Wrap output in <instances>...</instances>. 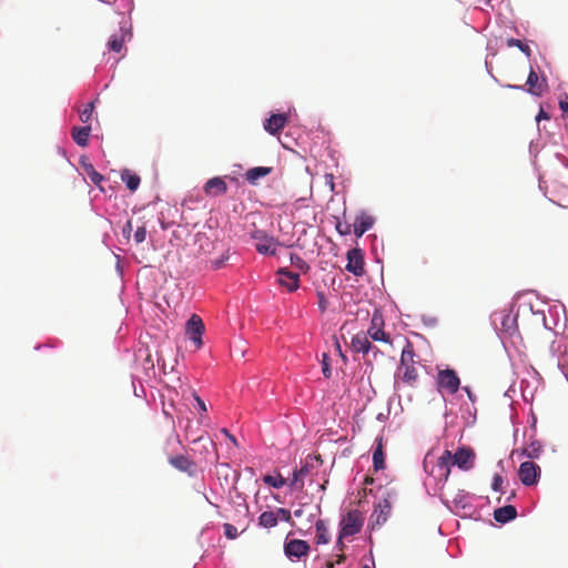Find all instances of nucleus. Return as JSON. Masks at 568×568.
<instances>
[{
	"instance_id": "f257e3e1",
	"label": "nucleus",
	"mask_w": 568,
	"mask_h": 568,
	"mask_svg": "<svg viewBox=\"0 0 568 568\" xmlns=\"http://www.w3.org/2000/svg\"><path fill=\"white\" fill-rule=\"evenodd\" d=\"M475 460V453L469 447H460L453 455L449 450H444V453L438 457L436 465L428 469L429 462L426 458L424 460V469L428 471L430 475L436 477L438 480L446 481L450 474V467L453 465H457L460 469L468 470L473 468Z\"/></svg>"
},
{
	"instance_id": "2f4dec72",
	"label": "nucleus",
	"mask_w": 568,
	"mask_h": 568,
	"mask_svg": "<svg viewBox=\"0 0 568 568\" xmlns=\"http://www.w3.org/2000/svg\"><path fill=\"white\" fill-rule=\"evenodd\" d=\"M307 467L304 466V467H301L300 469H294L293 470V477H292V480L290 483V486L291 487H296L297 484L300 481H302V479L306 476L307 474Z\"/></svg>"
},
{
	"instance_id": "c03bdc74",
	"label": "nucleus",
	"mask_w": 568,
	"mask_h": 568,
	"mask_svg": "<svg viewBox=\"0 0 568 568\" xmlns=\"http://www.w3.org/2000/svg\"><path fill=\"white\" fill-rule=\"evenodd\" d=\"M194 398H195V400L197 403L200 412L201 413H205L206 412L205 403L197 395H194Z\"/></svg>"
},
{
	"instance_id": "7ed1b4c3",
	"label": "nucleus",
	"mask_w": 568,
	"mask_h": 568,
	"mask_svg": "<svg viewBox=\"0 0 568 568\" xmlns=\"http://www.w3.org/2000/svg\"><path fill=\"white\" fill-rule=\"evenodd\" d=\"M436 383L440 390H446L452 395L456 394L460 386V379L457 373L450 368L439 369L437 373Z\"/></svg>"
},
{
	"instance_id": "c9c22d12",
	"label": "nucleus",
	"mask_w": 568,
	"mask_h": 568,
	"mask_svg": "<svg viewBox=\"0 0 568 568\" xmlns=\"http://www.w3.org/2000/svg\"><path fill=\"white\" fill-rule=\"evenodd\" d=\"M328 361H329L328 355L326 353H324L323 358H322V372L326 378H329L332 375V371H331Z\"/></svg>"
},
{
	"instance_id": "1a4fd4ad",
	"label": "nucleus",
	"mask_w": 568,
	"mask_h": 568,
	"mask_svg": "<svg viewBox=\"0 0 568 568\" xmlns=\"http://www.w3.org/2000/svg\"><path fill=\"white\" fill-rule=\"evenodd\" d=\"M383 317L375 313L373 314L371 326L365 334L373 341L390 343V337L383 331Z\"/></svg>"
},
{
	"instance_id": "7c9ffc66",
	"label": "nucleus",
	"mask_w": 568,
	"mask_h": 568,
	"mask_svg": "<svg viewBox=\"0 0 568 568\" xmlns=\"http://www.w3.org/2000/svg\"><path fill=\"white\" fill-rule=\"evenodd\" d=\"M291 264L292 266H294L295 268L306 273L310 268V266L307 265V263L297 254H291Z\"/></svg>"
},
{
	"instance_id": "f3484780",
	"label": "nucleus",
	"mask_w": 568,
	"mask_h": 568,
	"mask_svg": "<svg viewBox=\"0 0 568 568\" xmlns=\"http://www.w3.org/2000/svg\"><path fill=\"white\" fill-rule=\"evenodd\" d=\"M517 516V510L511 505H506L504 507L497 508L494 511V518L496 521L500 524H506L513 519H515Z\"/></svg>"
},
{
	"instance_id": "4be33fe9",
	"label": "nucleus",
	"mask_w": 568,
	"mask_h": 568,
	"mask_svg": "<svg viewBox=\"0 0 568 568\" xmlns=\"http://www.w3.org/2000/svg\"><path fill=\"white\" fill-rule=\"evenodd\" d=\"M408 365H415V351L413 344L409 341H406V345L402 351L399 366Z\"/></svg>"
},
{
	"instance_id": "a19ab883",
	"label": "nucleus",
	"mask_w": 568,
	"mask_h": 568,
	"mask_svg": "<svg viewBox=\"0 0 568 568\" xmlns=\"http://www.w3.org/2000/svg\"><path fill=\"white\" fill-rule=\"evenodd\" d=\"M352 225L348 223H341L338 222L336 225V230L341 235H347L351 233Z\"/></svg>"
},
{
	"instance_id": "2eb2a0df",
	"label": "nucleus",
	"mask_w": 568,
	"mask_h": 568,
	"mask_svg": "<svg viewBox=\"0 0 568 568\" xmlns=\"http://www.w3.org/2000/svg\"><path fill=\"white\" fill-rule=\"evenodd\" d=\"M374 224V219L366 214L361 213L358 216H356L354 221V234L356 237H361L365 232H367Z\"/></svg>"
},
{
	"instance_id": "8fccbe9b",
	"label": "nucleus",
	"mask_w": 568,
	"mask_h": 568,
	"mask_svg": "<svg viewBox=\"0 0 568 568\" xmlns=\"http://www.w3.org/2000/svg\"><path fill=\"white\" fill-rule=\"evenodd\" d=\"M345 559H346L345 555L344 554H339V555H337L335 564L341 565V564H343L345 561Z\"/></svg>"
},
{
	"instance_id": "20e7f679",
	"label": "nucleus",
	"mask_w": 568,
	"mask_h": 568,
	"mask_svg": "<svg viewBox=\"0 0 568 568\" xmlns=\"http://www.w3.org/2000/svg\"><path fill=\"white\" fill-rule=\"evenodd\" d=\"M185 332L189 338L194 343L196 348H200L203 344L202 335L204 333V324L202 318L193 314L186 322Z\"/></svg>"
},
{
	"instance_id": "b1692460",
	"label": "nucleus",
	"mask_w": 568,
	"mask_h": 568,
	"mask_svg": "<svg viewBox=\"0 0 568 568\" xmlns=\"http://www.w3.org/2000/svg\"><path fill=\"white\" fill-rule=\"evenodd\" d=\"M121 180L122 182L125 183L126 187L132 192L138 190L141 182L140 176L134 173H131L129 170H124L122 172Z\"/></svg>"
},
{
	"instance_id": "f704fd0d",
	"label": "nucleus",
	"mask_w": 568,
	"mask_h": 568,
	"mask_svg": "<svg viewBox=\"0 0 568 568\" xmlns=\"http://www.w3.org/2000/svg\"><path fill=\"white\" fill-rule=\"evenodd\" d=\"M275 513L277 514V520L282 519L283 521H286L288 524H293L292 515H291V511L288 509H286V508H277L275 510Z\"/></svg>"
},
{
	"instance_id": "393cba45",
	"label": "nucleus",
	"mask_w": 568,
	"mask_h": 568,
	"mask_svg": "<svg viewBox=\"0 0 568 568\" xmlns=\"http://www.w3.org/2000/svg\"><path fill=\"white\" fill-rule=\"evenodd\" d=\"M315 529H316V542L318 545L321 544H327L329 541V532L326 528V525L323 520H317L316 524H315Z\"/></svg>"
},
{
	"instance_id": "ddd939ff",
	"label": "nucleus",
	"mask_w": 568,
	"mask_h": 568,
	"mask_svg": "<svg viewBox=\"0 0 568 568\" xmlns=\"http://www.w3.org/2000/svg\"><path fill=\"white\" fill-rule=\"evenodd\" d=\"M277 274L280 285L285 286L290 292L298 288L300 275L297 273L291 272L287 268H280Z\"/></svg>"
},
{
	"instance_id": "6e6552de",
	"label": "nucleus",
	"mask_w": 568,
	"mask_h": 568,
	"mask_svg": "<svg viewBox=\"0 0 568 568\" xmlns=\"http://www.w3.org/2000/svg\"><path fill=\"white\" fill-rule=\"evenodd\" d=\"M308 551L310 545L302 539H291L284 544V552L290 559H301L307 556Z\"/></svg>"
},
{
	"instance_id": "37998d69",
	"label": "nucleus",
	"mask_w": 568,
	"mask_h": 568,
	"mask_svg": "<svg viewBox=\"0 0 568 568\" xmlns=\"http://www.w3.org/2000/svg\"><path fill=\"white\" fill-rule=\"evenodd\" d=\"M549 119H550L549 114L544 109H540L536 116L537 122H540L541 120H549Z\"/></svg>"
},
{
	"instance_id": "603ef678",
	"label": "nucleus",
	"mask_w": 568,
	"mask_h": 568,
	"mask_svg": "<svg viewBox=\"0 0 568 568\" xmlns=\"http://www.w3.org/2000/svg\"><path fill=\"white\" fill-rule=\"evenodd\" d=\"M131 229H132V224H131V222H130V221H128V223H126L125 227L123 229V231H124V232H125V231H131Z\"/></svg>"
},
{
	"instance_id": "6e6d98bb",
	"label": "nucleus",
	"mask_w": 568,
	"mask_h": 568,
	"mask_svg": "<svg viewBox=\"0 0 568 568\" xmlns=\"http://www.w3.org/2000/svg\"><path fill=\"white\" fill-rule=\"evenodd\" d=\"M336 352H338L343 356L341 345L338 342H336Z\"/></svg>"
},
{
	"instance_id": "4c0bfd02",
	"label": "nucleus",
	"mask_w": 568,
	"mask_h": 568,
	"mask_svg": "<svg viewBox=\"0 0 568 568\" xmlns=\"http://www.w3.org/2000/svg\"><path fill=\"white\" fill-rule=\"evenodd\" d=\"M145 236H146V230H145V226H139L135 232H134V241L136 243H142L144 242L145 240Z\"/></svg>"
},
{
	"instance_id": "4468645a",
	"label": "nucleus",
	"mask_w": 568,
	"mask_h": 568,
	"mask_svg": "<svg viewBox=\"0 0 568 568\" xmlns=\"http://www.w3.org/2000/svg\"><path fill=\"white\" fill-rule=\"evenodd\" d=\"M526 85L528 87L527 91L530 94L540 97L547 88V82L545 79L539 80L538 74L531 68L527 78Z\"/></svg>"
},
{
	"instance_id": "f03ea898",
	"label": "nucleus",
	"mask_w": 568,
	"mask_h": 568,
	"mask_svg": "<svg viewBox=\"0 0 568 568\" xmlns=\"http://www.w3.org/2000/svg\"><path fill=\"white\" fill-rule=\"evenodd\" d=\"M364 517L357 509H352L341 520V538L358 534L363 527Z\"/></svg>"
},
{
	"instance_id": "a211bd4d",
	"label": "nucleus",
	"mask_w": 568,
	"mask_h": 568,
	"mask_svg": "<svg viewBox=\"0 0 568 568\" xmlns=\"http://www.w3.org/2000/svg\"><path fill=\"white\" fill-rule=\"evenodd\" d=\"M352 347L357 353L367 354L372 349V344L365 333H358L352 338Z\"/></svg>"
},
{
	"instance_id": "49530a36",
	"label": "nucleus",
	"mask_w": 568,
	"mask_h": 568,
	"mask_svg": "<svg viewBox=\"0 0 568 568\" xmlns=\"http://www.w3.org/2000/svg\"><path fill=\"white\" fill-rule=\"evenodd\" d=\"M539 448L532 447L531 450L527 452V456L530 458L538 457Z\"/></svg>"
},
{
	"instance_id": "5701e85b",
	"label": "nucleus",
	"mask_w": 568,
	"mask_h": 568,
	"mask_svg": "<svg viewBox=\"0 0 568 568\" xmlns=\"http://www.w3.org/2000/svg\"><path fill=\"white\" fill-rule=\"evenodd\" d=\"M277 523V514L273 510L263 511L258 517V525L264 528H273Z\"/></svg>"
},
{
	"instance_id": "aec40b11",
	"label": "nucleus",
	"mask_w": 568,
	"mask_h": 568,
	"mask_svg": "<svg viewBox=\"0 0 568 568\" xmlns=\"http://www.w3.org/2000/svg\"><path fill=\"white\" fill-rule=\"evenodd\" d=\"M399 373H402V382L414 386L418 378V373L415 368V365H408V366H399L398 367Z\"/></svg>"
},
{
	"instance_id": "09e8293b",
	"label": "nucleus",
	"mask_w": 568,
	"mask_h": 568,
	"mask_svg": "<svg viewBox=\"0 0 568 568\" xmlns=\"http://www.w3.org/2000/svg\"><path fill=\"white\" fill-rule=\"evenodd\" d=\"M560 109L568 114V102L567 101H560L559 102Z\"/></svg>"
},
{
	"instance_id": "5fc2aeb1",
	"label": "nucleus",
	"mask_w": 568,
	"mask_h": 568,
	"mask_svg": "<svg viewBox=\"0 0 568 568\" xmlns=\"http://www.w3.org/2000/svg\"><path fill=\"white\" fill-rule=\"evenodd\" d=\"M294 515L296 517H301L303 515V510L302 509H297V510L294 511Z\"/></svg>"
},
{
	"instance_id": "e433bc0d",
	"label": "nucleus",
	"mask_w": 568,
	"mask_h": 568,
	"mask_svg": "<svg viewBox=\"0 0 568 568\" xmlns=\"http://www.w3.org/2000/svg\"><path fill=\"white\" fill-rule=\"evenodd\" d=\"M223 528H224V535L229 539H234L237 537V535H239L237 529L232 524H224Z\"/></svg>"
},
{
	"instance_id": "864d4df0",
	"label": "nucleus",
	"mask_w": 568,
	"mask_h": 568,
	"mask_svg": "<svg viewBox=\"0 0 568 568\" xmlns=\"http://www.w3.org/2000/svg\"><path fill=\"white\" fill-rule=\"evenodd\" d=\"M223 432L231 438V442L236 444L234 436L230 435L226 429H223Z\"/></svg>"
},
{
	"instance_id": "13d9d810",
	"label": "nucleus",
	"mask_w": 568,
	"mask_h": 568,
	"mask_svg": "<svg viewBox=\"0 0 568 568\" xmlns=\"http://www.w3.org/2000/svg\"><path fill=\"white\" fill-rule=\"evenodd\" d=\"M465 390H466V393H468V396L471 398V394H470V392H469V388H468V387H465Z\"/></svg>"
},
{
	"instance_id": "6ab92c4d",
	"label": "nucleus",
	"mask_w": 568,
	"mask_h": 568,
	"mask_svg": "<svg viewBox=\"0 0 568 568\" xmlns=\"http://www.w3.org/2000/svg\"><path fill=\"white\" fill-rule=\"evenodd\" d=\"M272 172V168L268 166H255L246 171L245 178L250 184H256V182L268 175Z\"/></svg>"
},
{
	"instance_id": "9b49d317",
	"label": "nucleus",
	"mask_w": 568,
	"mask_h": 568,
	"mask_svg": "<svg viewBox=\"0 0 568 568\" xmlns=\"http://www.w3.org/2000/svg\"><path fill=\"white\" fill-rule=\"evenodd\" d=\"M287 121L286 114L274 113L264 122V130L272 135H276L284 129Z\"/></svg>"
},
{
	"instance_id": "79ce46f5",
	"label": "nucleus",
	"mask_w": 568,
	"mask_h": 568,
	"mask_svg": "<svg viewBox=\"0 0 568 568\" xmlns=\"http://www.w3.org/2000/svg\"><path fill=\"white\" fill-rule=\"evenodd\" d=\"M325 183L329 186L331 191H334L335 184H334V175L328 173L325 174Z\"/></svg>"
},
{
	"instance_id": "a878e982",
	"label": "nucleus",
	"mask_w": 568,
	"mask_h": 568,
	"mask_svg": "<svg viewBox=\"0 0 568 568\" xmlns=\"http://www.w3.org/2000/svg\"><path fill=\"white\" fill-rule=\"evenodd\" d=\"M124 45V36L122 33L120 34H112L108 41V48L110 51L119 53Z\"/></svg>"
},
{
	"instance_id": "72a5a7b5",
	"label": "nucleus",
	"mask_w": 568,
	"mask_h": 568,
	"mask_svg": "<svg viewBox=\"0 0 568 568\" xmlns=\"http://www.w3.org/2000/svg\"><path fill=\"white\" fill-rule=\"evenodd\" d=\"M94 110V102H90L85 105V108L80 112V120L83 123L90 122L92 118V113Z\"/></svg>"
},
{
	"instance_id": "ea45409f",
	"label": "nucleus",
	"mask_w": 568,
	"mask_h": 568,
	"mask_svg": "<svg viewBox=\"0 0 568 568\" xmlns=\"http://www.w3.org/2000/svg\"><path fill=\"white\" fill-rule=\"evenodd\" d=\"M503 483H504L503 477H501L499 474H495V476H494V478H493V483H491V488H493L495 491H500V490H501Z\"/></svg>"
},
{
	"instance_id": "a18cd8bd",
	"label": "nucleus",
	"mask_w": 568,
	"mask_h": 568,
	"mask_svg": "<svg viewBox=\"0 0 568 568\" xmlns=\"http://www.w3.org/2000/svg\"><path fill=\"white\" fill-rule=\"evenodd\" d=\"M223 264H224V258H217V260H213L211 262L212 268H214V270L221 268L223 266Z\"/></svg>"
},
{
	"instance_id": "473e14b6",
	"label": "nucleus",
	"mask_w": 568,
	"mask_h": 568,
	"mask_svg": "<svg viewBox=\"0 0 568 568\" xmlns=\"http://www.w3.org/2000/svg\"><path fill=\"white\" fill-rule=\"evenodd\" d=\"M85 172L91 182L95 185H100V183L104 180V178L99 172H97L92 165L87 166Z\"/></svg>"
},
{
	"instance_id": "bf43d9fd",
	"label": "nucleus",
	"mask_w": 568,
	"mask_h": 568,
	"mask_svg": "<svg viewBox=\"0 0 568 568\" xmlns=\"http://www.w3.org/2000/svg\"><path fill=\"white\" fill-rule=\"evenodd\" d=\"M362 568H373V567H369L368 565H365Z\"/></svg>"
},
{
	"instance_id": "4d7b16f0",
	"label": "nucleus",
	"mask_w": 568,
	"mask_h": 568,
	"mask_svg": "<svg viewBox=\"0 0 568 568\" xmlns=\"http://www.w3.org/2000/svg\"><path fill=\"white\" fill-rule=\"evenodd\" d=\"M334 565H335V562L328 561V562L326 564V567H327V568H334Z\"/></svg>"
},
{
	"instance_id": "bb28decb",
	"label": "nucleus",
	"mask_w": 568,
	"mask_h": 568,
	"mask_svg": "<svg viewBox=\"0 0 568 568\" xmlns=\"http://www.w3.org/2000/svg\"><path fill=\"white\" fill-rule=\"evenodd\" d=\"M384 503H385L384 506H382L381 504L378 505L379 510L375 509V511H374V515L376 516L377 524H384L386 521L387 516L390 510V505H389L388 500L385 499Z\"/></svg>"
},
{
	"instance_id": "58836bf2",
	"label": "nucleus",
	"mask_w": 568,
	"mask_h": 568,
	"mask_svg": "<svg viewBox=\"0 0 568 568\" xmlns=\"http://www.w3.org/2000/svg\"><path fill=\"white\" fill-rule=\"evenodd\" d=\"M316 295H317V300H318L317 301L318 307H320L321 312L324 313L327 308L328 302L323 292L318 291Z\"/></svg>"
},
{
	"instance_id": "cd10ccee",
	"label": "nucleus",
	"mask_w": 568,
	"mask_h": 568,
	"mask_svg": "<svg viewBox=\"0 0 568 568\" xmlns=\"http://www.w3.org/2000/svg\"><path fill=\"white\" fill-rule=\"evenodd\" d=\"M501 327L505 332L513 334L516 331V318L507 313L503 316Z\"/></svg>"
},
{
	"instance_id": "39448f33",
	"label": "nucleus",
	"mask_w": 568,
	"mask_h": 568,
	"mask_svg": "<svg viewBox=\"0 0 568 568\" xmlns=\"http://www.w3.org/2000/svg\"><path fill=\"white\" fill-rule=\"evenodd\" d=\"M253 239L255 240V248L258 253L264 255L276 254L278 242L274 237L266 235L262 231H256L253 234Z\"/></svg>"
},
{
	"instance_id": "412c9836",
	"label": "nucleus",
	"mask_w": 568,
	"mask_h": 568,
	"mask_svg": "<svg viewBox=\"0 0 568 568\" xmlns=\"http://www.w3.org/2000/svg\"><path fill=\"white\" fill-rule=\"evenodd\" d=\"M373 465L376 471L385 468V456L383 452V438H377V446L373 454Z\"/></svg>"
},
{
	"instance_id": "c756f323",
	"label": "nucleus",
	"mask_w": 568,
	"mask_h": 568,
	"mask_svg": "<svg viewBox=\"0 0 568 568\" xmlns=\"http://www.w3.org/2000/svg\"><path fill=\"white\" fill-rule=\"evenodd\" d=\"M508 47H517L521 52H524L527 57L531 55V50L528 44L524 43L519 39L510 38L507 40Z\"/></svg>"
},
{
	"instance_id": "c85d7f7f",
	"label": "nucleus",
	"mask_w": 568,
	"mask_h": 568,
	"mask_svg": "<svg viewBox=\"0 0 568 568\" xmlns=\"http://www.w3.org/2000/svg\"><path fill=\"white\" fill-rule=\"evenodd\" d=\"M263 481L274 488H282L286 484V479L283 478L280 474L276 477L272 475H265L263 477Z\"/></svg>"
},
{
	"instance_id": "3c124183",
	"label": "nucleus",
	"mask_w": 568,
	"mask_h": 568,
	"mask_svg": "<svg viewBox=\"0 0 568 568\" xmlns=\"http://www.w3.org/2000/svg\"><path fill=\"white\" fill-rule=\"evenodd\" d=\"M506 88H509V89H519V90H523L524 87L523 85H511V84H507Z\"/></svg>"
},
{
	"instance_id": "423d86ee",
	"label": "nucleus",
	"mask_w": 568,
	"mask_h": 568,
	"mask_svg": "<svg viewBox=\"0 0 568 568\" xmlns=\"http://www.w3.org/2000/svg\"><path fill=\"white\" fill-rule=\"evenodd\" d=\"M346 270L355 276H362L365 273L364 253L361 248H351L347 254Z\"/></svg>"
},
{
	"instance_id": "f8f14e48",
	"label": "nucleus",
	"mask_w": 568,
	"mask_h": 568,
	"mask_svg": "<svg viewBox=\"0 0 568 568\" xmlns=\"http://www.w3.org/2000/svg\"><path fill=\"white\" fill-rule=\"evenodd\" d=\"M169 463L175 469L186 473L190 476H194L195 474V464L187 456L176 455L169 457Z\"/></svg>"
},
{
	"instance_id": "0eeeda50",
	"label": "nucleus",
	"mask_w": 568,
	"mask_h": 568,
	"mask_svg": "<svg viewBox=\"0 0 568 568\" xmlns=\"http://www.w3.org/2000/svg\"><path fill=\"white\" fill-rule=\"evenodd\" d=\"M518 475L524 485H536L540 476V467L534 462H524L519 466Z\"/></svg>"
},
{
	"instance_id": "de8ad7c7",
	"label": "nucleus",
	"mask_w": 568,
	"mask_h": 568,
	"mask_svg": "<svg viewBox=\"0 0 568 568\" xmlns=\"http://www.w3.org/2000/svg\"><path fill=\"white\" fill-rule=\"evenodd\" d=\"M343 539H344V538H341V535H339V536H338V539H337V541H336V547H337L341 551H343V550H344V548H345V545H344V542H343Z\"/></svg>"
},
{
	"instance_id": "dca6fc26",
	"label": "nucleus",
	"mask_w": 568,
	"mask_h": 568,
	"mask_svg": "<svg viewBox=\"0 0 568 568\" xmlns=\"http://www.w3.org/2000/svg\"><path fill=\"white\" fill-rule=\"evenodd\" d=\"M90 132H91V126L90 125H85V126H73L72 130H71V136L73 139V141L79 145V146H87L88 143H89V136H90Z\"/></svg>"
},
{
	"instance_id": "9d476101",
	"label": "nucleus",
	"mask_w": 568,
	"mask_h": 568,
	"mask_svg": "<svg viewBox=\"0 0 568 568\" xmlns=\"http://www.w3.org/2000/svg\"><path fill=\"white\" fill-rule=\"evenodd\" d=\"M203 191L207 196L215 197L227 192V184L223 178L215 176L204 184Z\"/></svg>"
}]
</instances>
